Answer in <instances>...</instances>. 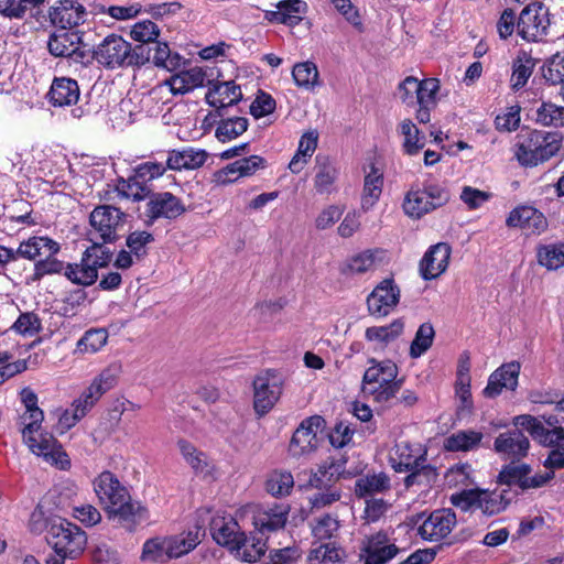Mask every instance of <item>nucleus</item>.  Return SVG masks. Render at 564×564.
Listing matches in <instances>:
<instances>
[{
	"label": "nucleus",
	"mask_w": 564,
	"mask_h": 564,
	"mask_svg": "<svg viewBox=\"0 0 564 564\" xmlns=\"http://www.w3.org/2000/svg\"><path fill=\"white\" fill-rule=\"evenodd\" d=\"M449 192L443 185L425 183L422 188H411L403 200L402 208L406 216L420 219L424 215L446 205Z\"/></svg>",
	"instance_id": "nucleus-9"
},
{
	"label": "nucleus",
	"mask_w": 564,
	"mask_h": 564,
	"mask_svg": "<svg viewBox=\"0 0 564 564\" xmlns=\"http://www.w3.org/2000/svg\"><path fill=\"white\" fill-rule=\"evenodd\" d=\"M510 490L464 489L452 495L451 502L463 511L477 512L492 517L505 511L510 503Z\"/></svg>",
	"instance_id": "nucleus-6"
},
{
	"label": "nucleus",
	"mask_w": 564,
	"mask_h": 564,
	"mask_svg": "<svg viewBox=\"0 0 564 564\" xmlns=\"http://www.w3.org/2000/svg\"><path fill=\"white\" fill-rule=\"evenodd\" d=\"M108 333L105 328L88 329L77 341L76 352L95 354L99 351L107 343Z\"/></svg>",
	"instance_id": "nucleus-50"
},
{
	"label": "nucleus",
	"mask_w": 564,
	"mask_h": 564,
	"mask_svg": "<svg viewBox=\"0 0 564 564\" xmlns=\"http://www.w3.org/2000/svg\"><path fill=\"white\" fill-rule=\"evenodd\" d=\"M129 34L134 42L140 43L139 45L145 46L159 40L161 29L155 22L144 19L135 22Z\"/></svg>",
	"instance_id": "nucleus-48"
},
{
	"label": "nucleus",
	"mask_w": 564,
	"mask_h": 564,
	"mask_svg": "<svg viewBox=\"0 0 564 564\" xmlns=\"http://www.w3.org/2000/svg\"><path fill=\"white\" fill-rule=\"evenodd\" d=\"M183 202L170 192L154 193L147 203V216L151 220L159 218L175 219L185 212Z\"/></svg>",
	"instance_id": "nucleus-24"
},
{
	"label": "nucleus",
	"mask_w": 564,
	"mask_h": 564,
	"mask_svg": "<svg viewBox=\"0 0 564 564\" xmlns=\"http://www.w3.org/2000/svg\"><path fill=\"white\" fill-rule=\"evenodd\" d=\"M445 481L449 487H467L474 482V469L467 463H459L447 469Z\"/></svg>",
	"instance_id": "nucleus-58"
},
{
	"label": "nucleus",
	"mask_w": 564,
	"mask_h": 564,
	"mask_svg": "<svg viewBox=\"0 0 564 564\" xmlns=\"http://www.w3.org/2000/svg\"><path fill=\"white\" fill-rule=\"evenodd\" d=\"M48 50L55 56L69 57L68 48L70 46L69 31L66 29H57L50 37Z\"/></svg>",
	"instance_id": "nucleus-63"
},
{
	"label": "nucleus",
	"mask_w": 564,
	"mask_h": 564,
	"mask_svg": "<svg viewBox=\"0 0 564 564\" xmlns=\"http://www.w3.org/2000/svg\"><path fill=\"white\" fill-rule=\"evenodd\" d=\"M293 487V475L286 470H274L270 473L265 481V489L273 497L288 496L291 494Z\"/></svg>",
	"instance_id": "nucleus-46"
},
{
	"label": "nucleus",
	"mask_w": 564,
	"mask_h": 564,
	"mask_svg": "<svg viewBox=\"0 0 564 564\" xmlns=\"http://www.w3.org/2000/svg\"><path fill=\"white\" fill-rule=\"evenodd\" d=\"M534 120L544 127H564V107L551 101H543L535 110Z\"/></svg>",
	"instance_id": "nucleus-45"
},
{
	"label": "nucleus",
	"mask_w": 564,
	"mask_h": 564,
	"mask_svg": "<svg viewBox=\"0 0 564 564\" xmlns=\"http://www.w3.org/2000/svg\"><path fill=\"white\" fill-rule=\"evenodd\" d=\"M120 373L121 366L113 362L93 379L90 384L73 401V425L85 417L106 392L116 387Z\"/></svg>",
	"instance_id": "nucleus-8"
},
{
	"label": "nucleus",
	"mask_w": 564,
	"mask_h": 564,
	"mask_svg": "<svg viewBox=\"0 0 564 564\" xmlns=\"http://www.w3.org/2000/svg\"><path fill=\"white\" fill-rule=\"evenodd\" d=\"M124 214L112 206H98L89 216V223L93 228L90 235H97L104 242L108 243L117 238V230L122 226Z\"/></svg>",
	"instance_id": "nucleus-15"
},
{
	"label": "nucleus",
	"mask_w": 564,
	"mask_h": 564,
	"mask_svg": "<svg viewBox=\"0 0 564 564\" xmlns=\"http://www.w3.org/2000/svg\"><path fill=\"white\" fill-rule=\"evenodd\" d=\"M364 564H387L400 552L394 541L384 532H377L366 538L361 550Z\"/></svg>",
	"instance_id": "nucleus-19"
},
{
	"label": "nucleus",
	"mask_w": 564,
	"mask_h": 564,
	"mask_svg": "<svg viewBox=\"0 0 564 564\" xmlns=\"http://www.w3.org/2000/svg\"><path fill=\"white\" fill-rule=\"evenodd\" d=\"M94 490L110 519L137 524L148 518V511L132 501L129 490L111 471H102L94 481Z\"/></svg>",
	"instance_id": "nucleus-2"
},
{
	"label": "nucleus",
	"mask_w": 564,
	"mask_h": 564,
	"mask_svg": "<svg viewBox=\"0 0 564 564\" xmlns=\"http://www.w3.org/2000/svg\"><path fill=\"white\" fill-rule=\"evenodd\" d=\"M383 186V173L373 163L365 169L364 188L361 195V209L370 210L379 200Z\"/></svg>",
	"instance_id": "nucleus-30"
},
{
	"label": "nucleus",
	"mask_w": 564,
	"mask_h": 564,
	"mask_svg": "<svg viewBox=\"0 0 564 564\" xmlns=\"http://www.w3.org/2000/svg\"><path fill=\"white\" fill-rule=\"evenodd\" d=\"M177 446L186 463L196 473L208 471L207 456L203 452L198 451L193 444L185 440H180Z\"/></svg>",
	"instance_id": "nucleus-55"
},
{
	"label": "nucleus",
	"mask_w": 564,
	"mask_h": 564,
	"mask_svg": "<svg viewBox=\"0 0 564 564\" xmlns=\"http://www.w3.org/2000/svg\"><path fill=\"white\" fill-rule=\"evenodd\" d=\"M531 465L513 460L502 466L498 481L507 486H518L522 491L539 489L546 486L553 478L554 471L544 470L532 474Z\"/></svg>",
	"instance_id": "nucleus-11"
},
{
	"label": "nucleus",
	"mask_w": 564,
	"mask_h": 564,
	"mask_svg": "<svg viewBox=\"0 0 564 564\" xmlns=\"http://www.w3.org/2000/svg\"><path fill=\"white\" fill-rule=\"evenodd\" d=\"M371 366L362 377V392L375 402L386 403L395 397L402 386L398 380V367L391 360H371Z\"/></svg>",
	"instance_id": "nucleus-5"
},
{
	"label": "nucleus",
	"mask_w": 564,
	"mask_h": 564,
	"mask_svg": "<svg viewBox=\"0 0 564 564\" xmlns=\"http://www.w3.org/2000/svg\"><path fill=\"white\" fill-rule=\"evenodd\" d=\"M59 245L48 237H31L22 241L17 249L18 258L29 260L42 259L43 257L56 256Z\"/></svg>",
	"instance_id": "nucleus-32"
},
{
	"label": "nucleus",
	"mask_w": 564,
	"mask_h": 564,
	"mask_svg": "<svg viewBox=\"0 0 564 564\" xmlns=\"http://www.w3.org/2000/svg\"><path fill=\"white\" fill-rule=\"evenodd\" d=\"M339 171L336 164L325 155H317L314 165V188L319 195H330L336 191Z\"/></svg>",
	"instance_id": "nucleus-28"
},
{
	"label": "nucleus",
	"mask_w": 564,
	"mask_h": 564,
	"mask_svg": "<svg viewBox=\"0 0 564 564\" xmlns=\"http://www.w3.org/2000/svg\"><path fill=\"white\" fill-rule=\"evenodd\" d=\"M20 401L24 412L20 415L19 424L23 441L30 451L43 456L46 462L56 465L61 469H68L70 463L66 452L56 443L52 435L42 432L44 412L39 408L37 395L29 387L20 391Z\"/></svg>",
	"instance_id": "nucleus-1"
},
{
	"label": "nucleus",
	"mask_w": 564,
	"mask_h": 564,
	"mask_svg": "<svg viewBox=\"0 0 564 564\" xmlns=\"http://www.w3.org/2000/svg\"><path fill=\"white\" fill-rule=\"evenodd\" d=\"M516 139L514 156L522 166H536L554 156L561 148L557 134L540 130H521Z\"/></svg>",
	"instance_id": "nucleus-4"
},
{
	"label": "nucleus",
	"mask_w": 564,
	"mask_h": 564,
	"mask_svg": "<svg viewBox=\"0 0 564 564\" xmlns=\"http://www.w3.org/2000/svg\"><path fill=\"white\" fill-rule=\"evenodd\" d=\"M154 44L155 46L153 48L150 47V62L152 61L155 66L163 67L169 70H172L180 66L182 58L177 53L173 54L171 52L167 42L158 40ZM147 47L149 48V46Z\"/></svg>",
	"instance_id": "nucleus-49"
},
{
	"label": "nucleus",
	"mask_w": 564,
	"mask_h": 564,
	"mask_svg": "<svg viewBox=\"0 0 564 564\" xmlns=\"http://www.w3.org/2000/svg\"><path fill=\"white\" fill-rule=\"evenodd\" d=\"M325 420L319 415L305 419L293 433L289 445V454L300 458L310 455L318 447V433L322 432Z\"/></svg>",
	"instance_id": "nucleus-14"
},
{
	"label": "nucleus",
	"mask_w": 564,
	"mask_h": 564,
	"mask_svg": "<svg viewBox=\"0 0 564 564\" xmlns=\"http://www.w3.org/2000/svg\"><path fill=\"white\" fill-rule=\"evenodd\" d=\"M520 368V364L517 361L499 367L490 375L487 387L484 389V394L488 398H495L501 393L503 388L514 390L518 386Z\"/></svg>",
	"instance_id": "nucleus-27"
},
{
	"label": "nucleus",
	"mask_w": 564,
	"mask_h": 564,
	"mask_svg": "<svg viewBox=\"0 0 564 564\" xmlns=\"http://www.w3.org/2000/svg\"><path fill=\"white\" fill-rule=\"evenodd\" d=\"M484 435L474 430L457 431L445 438L444 447L449 452H469L476 449Z\"/></svg>",
	"instance_id": "nucleus-39"
},
{
	"label": "nucleus",
	"mask_w": 564,
	"mask_h": 564,
	"mask_svg": "<svg viewBox=\"0 0 564 564\" xmlns=\"http://www.w3.org/2000/svg\"><path fill=\"white\" fill-rule=\"evenodd\" d=\"M70 523L65 518H54L51 522L50 534L46 536L47 543L52 546L54 554L46 558V564H64L68 556V546L70 544Z\"/></svg>",
	"instance_id": "nucleus-22"
},
{
	"label": "nucleus",
	"mask_w": 564,
	"mask_h": 564,
	"mask_svg": "<svg viewBox=\"0 0 564 564\" xmlns=\"http://www.w3.org/2000/svg\"><path fill=\"white\" fill-rule=\"evenodd\" d=\"M435 330L431 323L426 322L419 326L414 339L410 346V356L419 358L424 355L433 345Z\"/></svg>",
	"instance_id": "nucleus-51"
},
{
	"label": "nucleus",
	"mask_w": 564,
	"mask_h": 564,
	"mask_svg": "<svg viewBox=\"0 0 564 564\" xmlns=\"http://www.w3.org/2000/svg\"><path fill=\"white\" fill-rule=\"evenodd\" d=\"M199 543V530H189L177 535L166 538V556L177 558L194 550Z\"/></svg>",
	"instance_id": "nucleus-37"
},
{
	"label": "nucleus",
	"mask_w": 564,
	"mask_h": 564,
	"mask_svg": "<svg viewBox=\"0 0 564 564\" xmlns=\"http://www.w3.org/2000/svg\"><path fill=\"white\" fill-rule=\"evenodd\" d=\"M248 128V119L245 117H221L217 123L215 135L220 142H229L241 135Z\"/></svg>",
	"instance_id": "nucleus-42"
},
{
	"label": "nucleus",
	"mask_w": 564,
	"mask_h": 564,
	"mask_svg": "<svg viewBox=\"0 0 564 564\" xmlns=\"http://www.w3.org/2000/svg\"><path fill=\"white\" fill-rule=\"evenodd\" d=\"M399 301V286L392 279H384L368 295V312L372 316L384 317L394 310Z\"/></svg>",
	"instance_id": "nucleus-18"
},
{
	"label": "nucleus",
	"mask_w": 564,
	"mask_h": 564,
	"mask_svg": "<svg viewBox=\"0 0 564 564\" xmlns=\"http://www.w3.org/2000/svg\"><path fill=\"white\" fill-rule=\"evenodd\" d=\"M242 99L240 86L234 80L218 82L209 87L206 94L207 104L217 109L218 116L224 117L227 109Z\"/></svg>",
	"instance_id": "nucleus-23"
},
{
	"label": "nucleus",
	"mask_w": 564,
	"mask_h": 564,
	"mask_svg": "<svg viewBox=\"0 0 564 564\" xmlns=\"http://www.w3.org/2000/svg\"><path fill=\"white\" fill-rule=\"evenodd\" d=\"M70 78H55L48 91V99L53 106L62 107L70 102Z\"/></svg>",
	"instance_id": "nucleus-59"
},
{
	"label": "nucleus",
	"mask_w": 564,
	"mask_h": 564,
	"mask_svg": "<svg viewBox=\"0 0 564 564\" xmlns=\"http://www.w3.org/2000/svg\"><path fill=\"white\" fill-rule=\"evenodd\" d=\"M451 247L445 242H438L429 248L420 262V272L424 280L440 276L448 267Z\"/></svg>",
	"instance_id": "nucleus-25"
},
{
	"label": "nucleus",
	"mask_w": 564,
	"mask_h": 564,
	"mask_svg": "<svg viewBox=\"0 0 564 564\" xmlns=\"http://www.w3.org/2000/svg\"><path fill=\"white\" fill-rule=\"evenodd\" d=\"M535 66L534 59L527 53L520 52L512 64L510 86L513 90L523 88L531 77Z\"/></svg>",
	"instance_id": "nucleus-41"
},
{
	"label": "nucleus",
	"mask_w": 564,
	"mask_h": 564,
	"mask_svg": "<svg viewBox=\"0 0 564 564\" xmlns=\"http://www.w3.org/2000/svg\"><path fill=\"white\" fill-rule=\"evenodd\" d=\"M91 12L107 14L116 21H127L137 18L142 12V4L139 2L128 4H98Z\"/></svg>",
	"instance_id": "nucleus-43"
},
{
	"label": "nucleus",
	"mask_w": 564,
	"mask_h": 564,
	"mask_svg": "<svg viewBox=\"0 0 564 564\" xmlns=\"http://www.w3.org/2000/svg\"><path fill=\"white\" fill-rule=\"evenodd\" d=\"M551 25L549 8L542 2L525 6L517 19V34L525 42H541Z\"/></svg>",
	"instance_id": "nucleus-10"
},
{
	"label": "nucleus",
	"mask_w": 564,
	"mask_h": 564,
	"mask_svg": "<svg viewBox=\"0 0 564 564\" xmlns=\"http://www.w3.org/2000/svg\"><path fill=\"white\" fill-rule=\"evenodd\" d=\"M516 425L522 426L543 446L550 447L543 466L554 471L564 467V431H547L543 423L532 415H518L513 419Z\"/></svg>",
	"instance_id": "nucleus-7"
},
{
	"label": "nucleus",
	"mask_w": 564,
	"mask_h": 564,
	"mask_svg": "<svg viewBox=\"0 0 564 564\" xmlns=\"http://www.w3.org/2000/svg\"><path fill=\"white\" fill-rule=\"evenodd\" d=\"M409 475L404 478V486L411 488L417 486H430L436 479V470L431 465L425 463L420 464L408 470Z\"/></svg>",
	"instance_id": "nucleus-57"
},
{
	"label": "nucleus",
	"mask_w": 564,
	"mask_h": 564,
	"mask_svg": "<svg viewBox=\"0 0 564 564\" xmlns=\"http://www.w3.org/2000/svg\"><path fill=\"white\" fill-rule=\"evenodd\" d=\"M210 532L216 543L229 551L237 547V541L242 534L238 522L232 518L214 519L210 524Z\"/></svg>",
	"instance_id": "nucleus-33"
},
{
	"label": "nucleus",
	"mask_w": 564,
	"mask_h": 564,
	"mask_svg": "<svg viewBox=\"0 0 564 564\" xmlns=\"http://www.w3.org/2000/svg\"><path fill=\"white\" fill-rule=\"evenodd\" d=\"M167 169V165L162 162L147 161L137 165L133 174L145 185L147 182L162 176Z\"/></svg>",
	"instance_id": "nucleus-61"
},
{
	"label": "nucleus",
	"mask_w": 564,
	"mask_h": 564,
	"mask_svg": "<svg viewBox=\"0 0 564 564\" xmlns=\"http://www.w3.org/2000/svg\"><path fill=\"white\" fill-rule=\"evenodd\" d=\"M400 131L404 137L403 149L406 154L415 155L424 148V137H420L419 129L410 119L400 123Z\"/></svg>",
	"instance_id": "nucleus-53"
},
{
	"label": "nucleus",
	"mask_w": 564,
	"mask_h": 564,
	"mask_svg": "<svg viewBox=\"0 0 564 564\" xmlns=\"http://www.w3.org/2000/svg\"><path fill=\"white\" fill-rule=\"evenodd\" d=\"M307 4L303 0H282L276 9L282 13V24L294 26L302 20L301 14L306 11Z\"/></svg>",
	"instance_id": "nucleus-56"
},
{
	"label": "nucleus",
	"mask_w": 564,
	"mask_h": 564,
	"mask_svg": "<svg viewBox=\"0 0 564 564\" xmlns=\"http://www.w3.org/2000/svg\"><path fill=\"white\" fill-rule=\"evenodd\" d=\"M95 22L73 21V62L87 65L94 59L97 61L96 41L98 34L95 30Z\"/></svg>",
	"instance_id": "nucleus-16"
},
{
	"label": "nucleus",
	"mask_w": 564,
	"mask_h": 564,
	"mask_svg": "<svg viewBox=\"0 0 564 564\" xmlns=\"http://www.w3.org/2000/svg\"><path fill=\"white\" fill-rule=\"evenodd\" d=\"M207 152L192 147L169 152L166 165L170 170H195L204 165L207 160Z\"/></svg>",
	"instance_id": "nucleus-31"
},
{
	"label": "nucleus",
	"mask_w": 564,
	"mask_h": 564,
	"mask_svg": "<svg viewBox=\"0 0 564 564\" xmlns=\"http://www.w3.org/2000/svg\"><path fill=\"white\" fill-rule=\"evenodd\" d=\"M536 262L549 271L564 267V242L544 243L536 247Z\"/></svg>",
	"instance_id": "nucleus-38"
},
{
	"label": "nucleus",
	"mask_w": 564,
	"mask_h": 564,
	"mask_svg": "<svg viewBox=\"0 0 564 564\" xmlns=\"http://www.w3.org/2000/svg\"><path fill=\"white\" fill-rule=\"evenodd\" d=\"M292 76L296 86L301 88L313 90L318 85V70L312 62L295 64Z\"/></svg>",
	"instance_id": "nucleus-52"
},
{
	"label": "nucleus",
	"mask_w": 564,
	"mask_h": 564,
	"mask_svg": "<svg viewBox=\"0 0 564 564\" xmlns=\"http://www.w3.org/2000/svg\"><path fill=\"white\" fill-rule=\"evenodd\" d=\"M419 86L420 87L416 93V104L436 106V95L440 90L438 79L426 78L419 82Z\"/></svg>",
	"instance_id": "nucleus-62"
},
{
	"label": "nucleus",
	"mask_w": 564,
	"mask_h": 564,
	"mask_svg": "<svg viewBox=\"0 0 564 564\" xmlns=\"http://www.w3.org/2000/svg\"><path fill=\"white\" fill-rule=\"evenodd\" d=\"M253 409L260 416L267 414L279 401L283 390V379L274 370H263L252 382Z\"/></svg>",
	"instance_id": "nucleus-12"
},
{
	"label": "nucleus",
	"mask_w": 564,
	"mask_h": 564,
	"mask_svg": "<svg viewBox=\"0 0 564 564\" xmlns=\"http://www.w3.org/2000/svg\"><path fill=\"white\" fill-rule=\"evenodd\" d=\"M541 75L549 86L564 84V52H557L546 58L541 67Z\"/></svg>",
	"instance_id": "nucleus-44"
},
{
	"label": "nucleus",
	"mask_w": 564,
	"mask_h": 564,
	"mask_svg": "<svg viewBox=\"0 0 564 564\" xmlns=\"http://www.w3.org/2000/svg\"><path fill=\"white\" fill-rule=\"evenodd\" d=\"M417 535L424 541L438 542L445 539L457 523L456 514L452 509H437L430 514L419 516L416 521Z\"/></svg>",
	"instance_id": "nucleus-13"
},
{
	"label": "nucleus",
	"mask_w": 564,
	"mask_h": 564,
	"mask_svg": "<svg viewBox=\"0 0 564 564\" xmlns=\"http://www.w3.org/2000/svg\"><path fill=\"white\" fill-rule=\"evenodd\" d=\"M230 552L242 562L254 563L264 554L265 542L260 538L248 536L242 532L237 541V547H232Z\"/></svg>",
	"instance_id": "nucleus-36"
},
{
	"label": "nucleus",
	"mask_w": 564,
	"mask_h": 564,
	"mask_svg": "<svg viewBox=\"0 0 564 564\" xmlns=\"http://www.w3.org/2000/svg\"><path fill=\"white\" fill-rule=\"evenodd\" d=\"M10 329L24 338H32L42 330V321L34 312H23L19 314Z\"/></svg>",
	"instance_id": "nucleus-47"
},
{
	"label": "nucleus",
	"mask_w": 564,
	"mask_h": 564,
	"mask_svg": "<svg viewBox=\"0 0 564 564\" xmlns=\"http://www.w3.org/2000/svg\"><path fill=\"white\" fill-rule=\"evenodd\" d=\"M389 462L397 473H404L426 462V451L420 444L398 442L390 452Z\"/></svg>",
	"instance_id": "nucleus-21"
},
{
	"label": "nucleus",
	"mask_w": 564,
	"mask_h": 564,
	"mask_svg": "<svg viewBox=\"0 0 564 564\" xmlns=\"http://www.w3.org/2000/svg\"><path fill=\"white\" fill-rule=\"evenodd\" d=\"M205 79L206 73L203 68L195 66L174 74L170 78L169 85L174 95H184L195 88L204 86Z\"/></svg>",
	"instance_id": "nucleus-34"
},
{
	"label": "nucleus",
	"mask_w": 564,
	"mask_h": 564,
	"mask_svg": "<svg viewBox=\"0 0 564 564\" xmlns=\"http://www.w3.org/2000/svg\"><path fill=\"white\" fill-rule=\"evenodd\" d=\"M347 458L344 455L338 457H329L322 465H319L316 473L310 478V484L316 488L327 487L329 484L338 480L339 478H348L351 476L345 468Z\"/></svg>",
	"instance_id": "nucleus-29"
},
{
	"label": "nucleus",
	"mask_w": 564,
	"mask_h": 564,
	"mask_svg": "<svg viewBox=\"0 0 564 564\" xmlns=\"http://www.w3.org/2000/svg\"><path fill=\"white\" fill-rule=\"evenodd\" d=\"M97 267L86 256H83L80 265L73 267V283L78 285H91L98 278Z\"/></svg>",
	"instance_id": "nucleus-60"
},
{
	"label": "nucleus",
	"mask_w": 564,
	"mask_h": 564,
	"mask_svg": "<svg viewBox=\"0 0 564 564\" xmlns=\"http://www.w3.org/2000/svg\"><path fill=\"white\" fill-rule=\"evenodd\" d=\"M509 228H518L525 236H540L547 227V219L542 212L530 205L514 207L506 219Z\"/></svg>",
	"instance_id": "nucleus-17"
},
{
	"label": "nucleus",
	"mask_w": 564,
	"mask_h": 564,
	"mask_svg": "<svg viewBox=\"0 0 564 564\" xmlns=\"http://www.w3.org/2000/svg\"><path fill=\"white\" fill-rule=\"evenodd\" d=\"M391 487L390 478L384 473L370 474L359 477L355 482V495L358 498H373L377 494H383Z\"/></svg>",
	"instance_id": "nucleus-35"
},
{
	"label": "nucleus",
	"mask_w": 564,
	"mask_h": 564,
	"mask_svg": "<svg viewBox=\"0 0 564 564\" xmlns=\"http://www.w3.org/2000/svg\"><path fill=\"white\" fill-rule=\"evenodd\" d=\"M153 241V236L148 231H133L127 238V246L137 260L147 253V245Z\"/></svg>",
	"instance_id": "nucleus-64"
},
{
	"label": "nucleus",
	"mask_w": 564,
	"mask_h": 564,
	"mask_svg": "<svg viewBox=\"0 0 564 564\" xmlns=\"http://www.w3.org/2000/svg\"><path fill=\"white\" fill-rule=\"evenodd\" d=\"M514 429L500 433L494 443L495 451L505 459L520 460L528 455L530 441L514 424Z\"/></svg>",
	"instance_id": "nucleus-20"
},
{
	"label": "nucleus",
	"mask_w": 564,
	"mask_h": 564,
	"mask_svg": "<svg viewBox=\"0 0 564 564\" xmlns=\"http://www.w3.org/2000/svg\"><path fill=\"white\" fill-rule=\"evenodd\" d=\"M116 191L119 196L131 198L132 200L144 199L149 192L143 182H141V180H137L134 174L130 175L127 180L119 178L116 185Z\"/></svg>",
	"instance_id": "nucleus-54"
},
{
	"label": "nucleus",
	"mask_w": 564,
	"mask_h": 564,
	"mask_svg": "<svg viewBox=\"0 0 564 564\" xmlns=\"http://www.w3.org/2000/svg\"><path fill=\"white\" fill-rule=\"evenodd\" d=\"M403 318H397L386 326L368 327L366 329L365 337L369 341L377 343L380 346H386L394 341L403 333Z\"/></svg>",
	"instance_id": "nucleus-40"
},
{
	"label": "nucleus",
	"mask_w": 564,
	"mask_h": 564,
	"mask_svg": "<svg viewBox=\"0 0 564 564\" xmlns=\"http://www.w3.org/2000/svg\"><path fill=\"white\" fill-rule=\"evenodd\" d=\"M290 506L275 502L260 508L253 517V525L261 533L283 529L289 517Z\"/></svg>",
	"instance_id": "nucleus-26"
},
{
	"label": "nucleus",
	"mask_w": 564,
	"mask_h": 564,
	"mask_svg": "<svg viewBox=\"0 0 564 564\" xmlns=\"http://www.w3.org/2000/svg\"><path fill=\"white\" fill-rule=\"evenodd\" d=\"M97 62L106 68L115 69L141 66L150 62L151 50L143 45H132L122 36L110 34L97 45Z\"/></svg>",
	"instance_id": "nucleus-3"
}]
</instances>
